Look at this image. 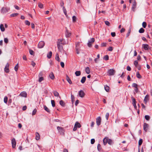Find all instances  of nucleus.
I'll return each mask as SVG.
<instances>
[{
	"label": "nucleus",
	"mask_w": 152,
	"mask_h": 152,
	"mask_svg": "<svg viewBox=\"0 0 152 152\" xmlns=\"http://www.w3.org/2000/svg\"><path fill=\"white\" fill-rule=\"evenodd\" d=\"M67 42L65 41L63 39H58L57 41V46L58 50L60 51H61L63 49L62 45H65L66 44Z\"/></svg>",
	"instance_id": "nucleus-1"
},
{
	"label": "nucleus",
	"mask_w": 152,
	"mask_h": 152,
	"mask_svg": "<svg viewBox=\"0 0 152 152\" xmlns=\"http://www.w3.org/2000/svg\"><path fill=\"white\" fill-rule=\"evenodd\" d=\"M57 129L60 134L62 135H64L65 130L63 128L58 126L57 127Z\"/></svg>",
	"instance_id": "nucleus-2"
},
{
	"label": "nucleus",
	"mask_w": 152,
	"mask_h": 152,
	"mask_svg": "<svg viewBox=\"0 0 152 152\" xmlns=\"http://www.w3.org/2000/svg\"><path fill=\"white\" fill-rule=\"evenodd\" d=\"M115 71L113 69H109L108 72L107 73L108 75L110 76L113 75L115 73Z\"/></svg>",
	"instance_id": "nucleus-3"
},
{
	"label": "nucleus",
	"mask_w": 152,
	"mask_h": 152,
	"mask_svg": "<svg viewBox=\"0 0 152 152\" xmlns=\"http://www.w3.org/2000/svg\"><path fill=\"white\" fill-rule=\"evenodd\" d=\"M45 43L43 41H41L40 42L38 45V47L39 48H41L44 47L45 45Z\"/></svg>",
	"instance_id": "nucleus-4"
},
{
	"label": "nucleus",
	"mask_w": 152,
	"mask_h": 152,
	"mask_svg": "<svg viewBox=\"0 0 152 152\" xmlns=\"http://www.w3.org/2000/svg\"><path fill=\"white\" fill-rule=\"evenodd\" d=\"M96 124L98 126H99L100 125L101 118L99 116L96 119Z\"/></svg>",
	"instance_id": "nucleus-5"
},
{
	"label": "nucleus",
	"mask_w": 152,
	"mask_h": 152,
	"mask_svg": "<svg viewBox=\"0 0 152 152\" xmlns=\"http://www.w3.org/2000/svg\"><path fill=\"white\" fill-rule=\"evenodd\" d=\"M137 3L135 1V0H134L132 4V10L133 12H134L135 11V9L136 7Z\"/></svg>",
	"instance_id": "nucleus-6"
},
{
	"label": "nucleus",
	"mask_w": 152,
	"mask_h": 152,
	"mask_svg": "<svg viewBox=\"0 0 152 152\" xmlns=\"http://www.w3.org/2000/svg\"><path fill=\"white\" fill-rule=\"evenodd\" d=\"M9 10V7H3L1 9V12L3 13H4L7 12Z\"/></svg>",
	"instance_id": "nucleus-7"
},
{
	"label": "nucleus",
	"mask_w": 152,
	"mask_h": 152,
	"mask_svg": "<svg viewBox=\"0 0 152 152\" xmlns=\"http://www.w3.org/2000/svg\"><path fill=\"white\" fill-rule=\"evenodd\" d=\"M94 41L95 39L94 38H92L91 39V41H88L87 44L88 46L89 47H91L92 45L91 43L94 42Z\"/></svg>",
	"instance_id": "nucleus-8"
},
{
	"label": "nucleus",
	"mask_w": 152,
	"mask_h": 152,
	"mask_svg": "<svg viewBox=\"0 0 152 152\" xmlns=\"http://www.w3.org/2000/svg\"><path fill=\"white\" fill-rule=\"evenodd\" d=\"M78 94L79 96L81 98H83L85 96V93L83 91L80 90L79 91Z\"/></svg>",
	"instance_id": "nucleus-9"
},
{
	"label": "nucleus",
	"mask_w": 152,
	"mask_h": 152,
	"mask_svg": "<svg viewBox=\"0 0 152 152\" xmlns=\"http://www.w3.org/2000/svg\"><path fill=\"white\" fill-rule=\"evenodd\" d=\"M12 147L13 148H15V147L16 145V142L15 138H13L12 140Z\"/></svg>",
	"instance_id": "nucleus-10"
},
{
	"label": "nucleus",
	"mask_w": 152,
	"mask_h": 152,
	"mask_svg": "<svg viewBox=\"0 0 152 152\" xmlns=\"http://www.w3.org/2000/svg\"><path fill=\"white\" fill-rule=\"evenodd\" d=\"M148 125L145 123H144L143 126L144 130L145 132H147L148 128Z\"/></svg>",
	"instance_id": "nucleus-11"
},
{
	"label": "nucleus",
	"mask_w": 152,
	"mask_h": 152,
	"mask_svg": "<svg viewBox=\"0 0 152 152\" xmlns=\"http://www.w3.org/2000/svg\"><path fill=\"white\" fill-rule=\"evenodd\" d=\"M42 73H40L39 75V82H41L43 80H44V78L43 77H41L42 75Z\"/></svg>",
	"instance_id": "nucleus-12"
},
{
	"label": "nucleus",
	"mask_w": 152,
	"mask_h": 152,
	"mask_svg": "<svg viewBox=\"0 0 152 152\" xmlns=\"http://www.w3.org/2000/svg\"><path fill=\"white\" fill-rule=\"evenodd\" d=\"M9 64L8 63H7L5 67L4 70L5 72L7 73H8L9 72Z\"/></svg>",
	"instance_id": "nucleus-13"
},
{
	"label": "nucleus",
	"mask_w": 152,
	"mask_h": 152,
	"mask_svg": "<svg viewBox=\"0 0 152 152\" xmlns=\"http://www.w3.org/2000/svg\"><path fill=\"white\" fill-rule=\"evenodd\" d=\"M20 95L22 97H27V94L26 93L25 91H23L21 92L20 94Z\"/></svg>",
	"instance_id": "nucleus-14"
},
{
	"label": "nucleus",
	"mask_w": 152,
	"mask_h": 152,
	"mask_svg": "<svg viewBox=\"0 0 152 152\" xmlns=\"http://www.w3.org/2000/svg\"><path fill=\"white\" fill-rule=\"evenodd\" d=\"M149 100V95H147L145 97L144 101L145 103L146 104L147 102Z\"/></svg>",
	"instance_id": "nucleus-15"
},
{
	"label": "nucleus",
	"mask_w": 152,
	"mask_h": 152,
	"mask_svg": "<svg viewBox=\"0 0 152 152\" xmlns=\"http://www.w3.org/2000/svg\"><path fill=\"white\" fill-rule=\"evenodd\" d=\"M71 35V33L68 30H66V37H69Z\"/></svg>",
	"instance_id": "nucleus-16"
},
{
	"label": "nucleus",
	"mask_w": 152,
	"mask_h": 152,
	"mask_svg": "<svg viewBox=\"0 0 152 152\" xmlns=\"http://www.w3.org/2000/svg\"><path fill=\"white\" fill-rule=\"evenodd\" d=\"M49 76L50 77L52 80H53L54 79L55 77L53 73L52 72H51L49 75Z\"/></svg>",
	"instance_id": "nucleus-17"
},
{
	"label": "nucleus",
	"mask_w": 152,
	"mask_h": 152,
	"mask_svg": "<svg viewBox=\"0 0 152 152\" xmlns=\"http://www.w3.org/2000/svg\"><path fill=\"white\" fill-rule=\"evenodd\" d=\"M66 80L70 84H72V82L71 80L69 78V76L67 75L66 76Z\"/></svg>",
	"instance_id": "nucleus-18"
},
{
	"label": "nucleus",
	"mask_w": 152,
	"mask_h": 152,
	"mask_svg": "<svg viewBox=\"0 0 152 152\" xmlns=\"http://www.w3.org/2000/svg\"><path fill=\"white\" fill-rule=\"evenodd\" d=\"M103 143L104 145H105L107 143V137H105L103 140Z\"/></svg>",
	"instance_id": "nucleus-19"
},
{
	"label": "nucleus",
	"mask_w": 152,
	"mask_h": 152,
	"mask_svg": "<svg viewBox=\"0 0 152 152\" xmlns=\"http://www.w3.org/2000/svg\"><path fill=\"white\" fill-rule=\"evenodd\" d=\"M63 12L65 15L66 17H68V15L67 14V11L66 10L64 7H63Z\"/></svg>",
	"instance_id": "nucleus-20"
},
{
	"label": "nucleus",
	"mask_w": 152,
	"mask_h": 152,
	"mask_svg": "<svg viewBox=\"0 0 152 152\" xmlns=\"http://www.w3.org/2000/svg\"><path fill=\"white\" fill-rule=\"evenodd\" d=\"M86 80V77H82V79H81L80 81L82 83H83L85 82Z\"/></svg>",
	"instance_id": "nucleus-21"
},
{
	"label": "nucleus",
	"mask_w": 152,
	"mask_h": 152,
	"mask_svg": "<svg viewBox=\"0 0 152 152\" xmlns=\"http://www.w3.org/2000/svg\"><path fill=\"white\" fill-rule=\"evenodd\" d=\"M143 47L145 50H147L148 49V45L147 44H143Z\"/></svg>",
	"instance_id": "nucleus-22"
},
{
	"label": "nucleus",
	"mask_w": 152,
	"mask_h": 152,
	"mask_svg": "<svg viewBox=\"0 0 152 152\" xmlns=\"http://www.w3.org/2000/svg\"><path fill=\"white\" fill-rule=\"evenodd\" d=\"M53 94L55 96H59V94L56 91H53Z\"/></svg>",
	"instance_id": "nucleus-23"
},
{
	"label": "nucleus",
	"mask_w": 152,
	"mask_h": 152,
	"mask_svg": "<svg viewBox=\"0 0 152 152\" xmlns=\"http://www.w3.org/2000/svg\"><path fill=\"white\" fill-rule=\"evenodd\" d=\"M36 139L37 140H38L40 139V136L39 135V134L37 133V132L36 134Z\"/></svg>",
	"instance_id": "nucleus-24"
},
{
	"label": "nucleus",
	"mask_w": 152,
	"mask_h": 152,
	"mask_svg": "<svg viewBox=\"0 0 152 152\" xmlns=\"http://www.w3.org/2000/svg\"><path fill=\"white\" fill-rule=\"evenodd\" d=\"M52 54V53L51 51H50L48 54L47 55V57L49 58H51Z\"/></svg>",
	"instance_id": "nucleus-25"
},
{
	"label": "nucleus",
	"mask_w": 152,
	"mask_h": 152,
	"mask_svg": "<svg viewBox=\"0 0 152 152\" xmlns=\"http://www.w3.org/2000/svg\"><path fill=\"white\" fill-rule=\"evenodd\" d=\"M75 75L77 76H79L81 75V72L80 71H76L75 73Z\"/></svg>",
	"instance_id": "nucleus-26"
},
{
	"label": "nucleus",
	"mask_w": 152,
	"mask_h": 152,
	"mask_svg": "<svg viewBox=\"0 0 152 152\" xmlns=\"http://www.w3.org/2000/svg\"><path fill=\"white\" fill-rule=\"evenodd\" d=\"M55 58L56 60L57 61H60V58L59 57V55L58 53H56V57Z\"/></svg>",
	"instance_id": "nucleus-27"
},
{
	"label": "nucleus",
	"mask_w": 152,
	"mask_h": 152,
	"mask_svg": "<svg viewBox=\"0 0 152 152\" xmlns=\"http://www.w3.org/2000/svg\"><path fill=\"white\" fill-rule=\"evenodd\" d=\"M85 71L87 74H89L90 73V70L89 67H87L86 68V69Z\"/></svg>",
	"instance_id": "nucleus-28"
},
{
	"label": "nucleus",
	"mask_w": 152,
	"mask_h": 152,
	"mask_svg": "<svg viewBox=\"0 0 152 152\" xmlns=\"http://www.w3.org/2000/svg\"><path fill=\"white\" fill-rule=\"evenodd\" d=\"M80 42H78L75 43V48H80Z\"/></svg>",
	"instance_id": "nucleus-29"
},
{
	"label": "nucleus",
	"mask_w": 152,
	"mask_h": 152,
	"mask_svg": "<svg viewBox=\"0 0 152 152\" xmlns=\"http://www.w3.org/2000/svg\"><path fill=\"white\" fill-rule=\"evenodd\" d=\"M113 142L112 140L107 137V143L110 145H111Z\"/></svg>",
	"instance_id": "nucleus-30"
},
{
	"label": "nucleus",
	"mask_w": 152,
	"mask_h": 152,
	"mask_svg": "<svg viewBox=\"0 0 152 152\" xmlns=\"http://www.w3.org/2000/svg\"><path fill=\"white\" fill-rule=\"evenodd\" d=\"M44 110L48 112L49 113H50V110L46 106H44Z\"/></svg>",
	"instance_id": "nucleus-31"
},
{
	"label": "nucleus",
	"mask_w": 152,
	"mask_h": 152,
	"mask_svg": "<svg viewBox=\"0 0 152 152\" xmlns=\"http://www.w3.org/2000/svg\"><path fill=\"white\" fill-rule=\"evenodd\" d=\"M104 89L106 91L108 92L109 90V87L108 86L106 85L104 86Z\"/></svg>",
	"instance_id": "nucleus-32"
},
{
	"label": "nucleus",
	"mask_w": 152,
	"mask_h": 152,
	"mask_svg": "<svg viewBox=\"0 0 152 152\" xmlns=\"http://www.w3.org/2000/svg\"><path fill=\"white\" fill-rule=\"evenodd\" d=\"M59 104L62 106H64L65 105V103L63 100H61L59 102Z\"/></svg>",
	"instance_id": "nucleus-33"
},
{
	"label": "nucleus",
	"mask_w": 152,
	"mask_h": 152,
	"mask_svg": "<svg viewBox=\"0 0 152 152\" xmlns=\"http://www.w3.org/2000/svg\"><path fill=\"white\" fill-rule=\"evenodd\" d=\"M76 53L77 54H78L80 53V48H75Z\"/></svg>",
	"instance_id": "nucleus-34"
},
{
	"label": "nucleus",
	"mask_w": 152,
	"mask_h": 152,
	"mask_svg": "<svg viewBox=\"0 0 152 152\" xmlns=\"http://www.w3.org/2000/svg\"><path fill=\"white\" fill-rule=\"evenodd\" d=\"M131 98L132 101V104H136V102L135 100V99L133 96Z\"/></svg>",
	"instance_id": "nucleus-35"
},
{
	"label": "nucleus",
	"mask_w": 152,
	"mask_h": 152,
	"mask_svg": "<svg viewBox=\"0 0 152 152\" xmlns=\"http://www.w3.org/2000/svg\"><path fill=\"white\" fill-rule=\"evenodd\" d=\"M71 99H72V103H73L75 101V100H74L75 97H74V95L72 94L71 95Z\"/></svg>",
	"instance_id": "nucleus-36"
},
{
	"label": "nucleus",
	"mask_w": 152,
	"mask_h": 152,
	"mask_svg": "<svg viewBox=\"0 0 152 152\" xmlns=\"http://www.w3.org/2000/svg\"><path fill=\"white\" fill-rule=\"evenodd\" d=\"M75 124H76V126L77 127L80 128L81 126L80 124L78 122H76Z\"/></svg>",
	"instance_id": "nucleus-37"
},
{
	"label": "nucleus",
	"mask_w": 152,
	"mask_h": 152,
	"mask_svg": "<svg viewBox=\"0 0 152 152\" xmlns=\"http://www.w3.org/2000/svg\"><path fill=\"white\" fill-rule=\"evenodd\" d=\"M8 100L7 97L6 96L4 97V102L5 103L7 104Z\"/></svg>",
	"instance_id": "nucleus-38"
},
{
	"label": "nucleus",
	"mask_w": 152,
	"mask_h": 152,
	"mask_svg": "<svg viewBox=\"0 0 152 152\" xmlns=\"http://www.w3.org/2000/svg\"><path fill=\"white\" fill-rule=\"evenodd\" d=\"M38 6L40 8H42L43 7V5L40 3H38Z\"/></svg>",
	"instance_id": "nucleus-39"
},
{
	"label": "nucleus",
	"mask_w": 152,
	"mask_h": 152,
	"mask_svg": "<svg viewBox=\"0 0 152 152\" xmlns=\"http://www.w3.org/2000/svg\"><path fill=\"white\" fill-rule=\"evenodd\" d=\"M136 76L138 78H141L142 77L138 72H137L136 74Z\"/></svg>",
	"instance_id": "nucleus-40"
},
{
	"label": "nucleus",
	"mask_w": 152,
	"mask_h": 152,
	"mask_svg": "<svg viewBox=\"0 0 152 152\" xmlns=\"http://www.w3.org/2000/svg\"><path fill=\"white\" fill-rule=\"evenodd\" d=\"M18 64H17L14 67L15 70L16 71H18Z\"/></svg>",
	"instance_id": "nucleus-41"
},
{
	"label": "nucleus",
	"mask_w": 152,
	"mask_h": 152,
	"mask_svg": "<svg viewBox=\"0 0 152 152\" xmlns=\"http://www.w3.org/2000/svg\"><path fill=\"white\" fill-rule=\"evenodd\" d=\"M103 58L105 60H107L109 59V56L108 55H105L104 57Z\"/></svg>",
	"instance_id": "nucleus-42"
},
{
	"label": "nucleus",
	"mask_w": 152,
	"mask_h": 152,
	"mask_svg": "<svg viewBox=\"0 0 152 152\" xmlns=\"http://www.w3.org/2000/svg\"><path fill=\"white\" fill-rule=\"evenodd\" d=\"M51 103L52 104V106L53 107H54L55 106V104L54 101L53 100H51Z\"/></svg>",
	"instance_id": "nucleus-43"
},
{
	"label": "nucleus",
	"mask_w": 152,
	"mask_h": 152,
	"mask_svg": "<svg viewBox=\"0 0 152 152\" xmlns=\"http://www.w3.org/2000/svg\"><path fill=\"white\" fill-rule=\"evenodd\" d=\"M142 142V139H140L139 141L138 142V144L139 146H140Z\"/></svg>",
	"instance_id": "nucleus-44"
},
{
	"label": "nucleus",
	"mask_w": 152,
	"mask_h": 152,
	"mask_svg": "<svg viewBox=\"0 0 152 152\" xmlns=\"http://www.w3.org/2000/svg\"><path fill=\"white\" fill-rule=\"evenodd\" d=\"M18 14V13H15L12 14L11 15V16L12 17H14L17 16Z\"/></svg>",
	"instance_id": "nucleus-45"
},
{
	"label": "nucleus",
	"mask_w": 152,
	"mask_h": 152,
	"mask_svg": "<svg viewBox=\"0 0 152 152\" xmlns=\"http://www.w3.org/2000/svg\"><path fill=\"white\" fill-rule=\"evenodd\" d=\"M147 26L146 22H144L142 23V26L144 28H145Z\"/></svg>",
	"instance_id": "nucleus-46"
},
{
	"label": "nucleus",
	"mask_w": 152,
	"mask_h": 152,
	"mask_svg": "<svg viewBox=\"0 0 152 152\" xmlns=\"http://www.w3.org/2000/svg\"><path fill=\"white\" fill-rule=\"evenodd\" d=\"M145 118L148 121L150 119V116L148 115H146L145 116Z\"/></svg>",
	"instance_id": "nucleus-47"
},
{
	"label": "nucleus",
	"mask_w": 152,
	"mask_h": 152,
	"mask_svg": "<svg viewBox=\"0 0 152 152\" xmlns=\"http://www.w3.org/2000/svg\"><path fill=\"white\" fill-rule=\"evenodd\" d=\"M37 110L36 109H34L32 112V115H35L37 113Z\"/></svg>",
	"instance_id": "nucleus-48"
},
{
	"label": "nucleus",
	"mask_w": 152,
	"mask_h": 152,
	"mask_svg": "<svg viewBox=\"0 0 152 152\" xmlns=\"http://www.w3.org/2000/svg\"><path fill=\"white\" fill-rule=\"evenodd\" d=\"M29 53L31 55H34V52L31 50H29Z\"/></svg>",
	"instance_id": "nucleus-49"
},
{
	"label": "nucleus",
	"mask_w": 152,
	"mask_h": 152,
	"mask_svg": "<svg viewBox=\"0 0 152 152\" xmlns=\"http://www.w3.org/2000/svg\"><path fill=\"white\" fill-rule=\"evenodd\" d=\"M72 20L73 22H75L76 20V17L75 16H73L72 17Z\"/></svg>",
	"instance_id": "nucleus-50"
},
{
	"label": "nucleus",
	"mask_w": 152,
	"mask_h": 152,
	"mask_svg": "<svg viewBox=\"0 0 152 152\" xmlns=\"http://www.w3.org/2000/svg\"><path fill=\"white\" fill-rule=\"evenodd\" d=\"M25 24L29 26L30 25V22L28 21V20H26L25 21Z\"/></svg>",
	"instance_id": "nucleus-51"
},
{
	"label": "nucleus",
	"mask_w": 152,
	"mask_h": 152,
	"mask_svg": "<svg viewBox=\"0 0 152 152\" xmlns=\"http://www.w3.org/2000/svg\"><path fill=\"white\" fill-rule=\"evenodd\" d=\"M107 43H102L101 44V47H106V46Z\"/></svg>",
	"instance_id": "nucleus-52"
},
{
	"label": "nucleus",
	"mask_w": 152,
	"mask_h": 152,
	"mask_svg": "<svg viewBox=\"0 0 152 152\" xmlns=\"http://www.w3.org/2000/svg\"><path fill=\"white\" fill-rule=\"evenodd\" d=\"M4 42L6 43H7L8 42V39L7 38H4Z\"/></svg>",
	"instance_id": "nucleus-53"
},
{
	"label": "nucleus",
	"mask_w": 152,
	"mask_h": 152,
	"mask_svg": "<svg viewBox=\"0 0 152 152\" xmlns=\"http://www.w3.org/2000/svg\"><path fill=\"white\" fill-rule=\"evenodd\" d=\"M109 113H106V114L105 115V117H106L107 120L108 119V117L109 116Z\"/></svg>",
	"instance_id": "nucleus-54"
},
{
	"label": "nucleus",
	"mask_w": 152,
	"mask_h": 152,
	"mask_svg": "<svg viewBox=\"0 0 152 152\" xmlns=\"http://www.w3.org/2000/svg\"><path fill=\"white\" fill-rule=\"evenodd\" d=\"M104 22H105V23L106 25H107L108 26H109L110 25V23L108 21H104Z\"/></svg>",
	"instance_id": "nucleus-55"
},
{
	"label": "nucleus",
	"mask_w": 152,
	"mask_h": 152,
	"mask_svg": "<svg viewBox=\"0 0 152 152\" xmlns=\"http://www.w3.org/2000/svg\"><path fill=\"white\" fill-rule=\"evenodd\" d=\"M31 65L33 67H34L35 65L36 64L35 63H34V61H31Z\"/></svg>",
	"instance_id": "nucleus-56"
},
{
	"label": "nucleus",
	"mask_w": 152,
	"mask_h": 152,
	"mask_svg": "<svg viewBox=\"0 0 152 152\" xmlns=\"http://www.w3.org/2000/svg\"><path fill=\"white\" fill-rule=\"evenodd\" d=\"M77 127L76 126V124H75L74 126L73 129V131H75L77 130Z\"/></svg>",
	"instance_id": "nucleus-57"
},
{
	"label": "nucleus",
	"mask_w": 152,
	"mask_h": 152,
	"mask_svg": "<svg viewBox=\"0 0 152 152\" xmlns=\"http://www.w3.org/2000/svg\"><path fill=\"white\" fill-rule=\"evenodd\" d=\"M138 64V63L137 61L135 60L134 61V64L136 66H137V65Z\"/></svg>",
	"instance_id": "nucleus-58"
},
{
	"label": "nucleus",
	"mask_w": 152,
	"mask_h": 152,
	"mask_svg": "<svg viewBox=\"0 0 152 152\" xmlns=\"http://www.w3.org/2000/svg\"><path fill=\"white\" fill-rule=\"evenodd\" d=\"M60 64H61V66L62 68H64V63L63 62H61Z\"/></svg>",
	"instance_id": "nucleus-59"
},
{
	"label": "nucleus",
	"mask_w": 152,
	"mask_h": 152,
	"mask_svg": "<svg viewBox=\"0 0 152 152\" xmlns=\"http://www.w3.org/2000/svg\"><path fill=\"white\" fill-rule=\"evenodd\" d=\"M130 32H131V30L130 29H129L128 31V33L126 34V37H128L129 35V34L130 33Z\"/></svg>",
	"instance_id": "nucleus-60"
},
{
	"label": "nucleus",
	"mask_w": 152,
	"mask_h": 152,
	"mask_svg": "<svg viewBox=\"0 0 152 152\" xmlns=\"http://www.w3.org/2000/svg\"><path fill=\"white\" fill-rule=\"evenodd\" d=\"M144 31V29H140L139 30V32L140 33H143Z\"/></svg>",
	"instance_id": "nucleus-61"
},
{
	"label": "nucleus",
	"mask_w": 152,
	"mask_h": 152,
	"mask_svg": "<svg viewBox=\"0 0 152 152\" xmlns=\"http://www.w3.org/2000/svg\"><path fill=\"white\" fill-rule=\"evenodd\" d=\"M95 140L94 139H92L91 140V143L92 144H94L95 142Z\"/></svg>",
	"instance_id": "nucleus-62"
},
{
	"label": "nucleus",
	"mask_w": 152,
	"mask_h": 152,
	"mask_svg": "<svg viewBox=\"0 0 152 152\" xmlns=\"http://www.w3.org/2000/svg\"><path fill=\"white\" fill-rule=\"evenodd\" d=\"M137 84L136 83H133L132 85V86L133 87H135V88H137Z\"/></svg>",
	"instance_id": "nucleus-63"
},
{
	"label": "nucleus",
	"mask_w": 152,
	"mask_h": 152,
	"mask_svg": "<svg viewBox=\"0 0 152 152\" xmlns=\"http://www.w3.org/2000/svg\"><path fill=\"white\" fill-rule=\"evenodd\" d=\"M113 50V47H110L108 49V50L109 51H112Z\"/></svg>",
	"instance_id": "nucleus-64"
}]
</instances>
